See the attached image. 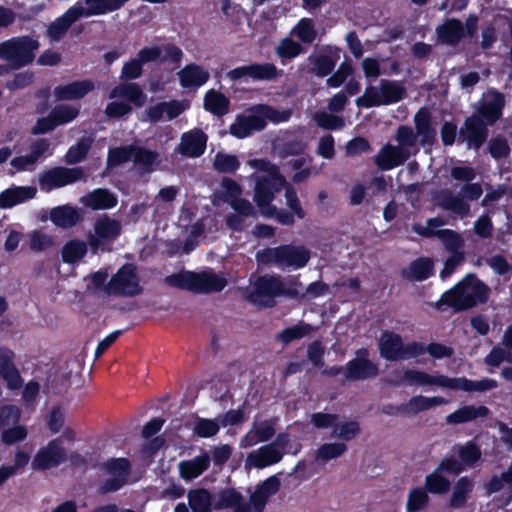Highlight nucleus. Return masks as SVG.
Masks as SVG:
<instances>
[{
    "instance_id": "obj_27",
    "label": "nucleus",
    "mask_w": 512,
    "mask_h": 512,
    "mask_svg": "<svg viewBox=\"0 0 512 512\" xmlns=\"http://www.w3.org/2000/svg\"><path fill=\"white\" fill-rule=\"evenodd\" d=\"M50 220L57 227L67 229L80 223L83 220V215L77 208L63 205L50 211Z\"/></svg>"
},
{
    "instance_id": "obj_29",
    "label": "nucleus",
    "mask_w": 512,
    "mask_h": 512,
    "mask_svg": "<svg viewBox=\"0 0 512 512\" xmlns=\"http://www.w3.org/2000/svg\"><path fill=\"white\" fill-rule=\"evenodd\" d=\"M35 195L36 188L31 186L8 188L0 193V208H12L15 205L34 198Z\"/></svg>"
},
{
    "instance_id": "obj_22",
    "label": "nucleus",
    "mask_w": 512,
    "mask_h": 512,
    "mask_svg": "<svg viewBox=\"0 0 512 512\" xmlns=\"http://www.w3.org/2000/svg\"><path fill=\"white\" fill-rule=\"evenodd\" d=\"M415 134L420 137L421 146H432L436 142V129L432 116L426 107L420 108L414 115Z\"/></svg>"
},
{
    "instance_id": "obj_23",
    "label": "nucleus",
    "mask_w": 512,
    "mask_h": 512,
    "mask_svg": "<svg viewBox=\"0 0 512 512\" xmlns=\"http://www.w3.org/2000/svg\"><path fill=\"white\" fill-rule=\"evenodd\" d=\"M91 80H79L65 85H58L53 89L56 101L79 100L94 90Z\"/></svg>"
},
{
    "instance_id": "obj_59",
    "label": "nucleus",
    "mask_w": 512,
    "mask_h": 512,
    "mask_svg": "<svg viewBox=\"0 0 512 512\" xmlns=\"http://www.w3.org/2000/svg\"><path fill=\"white\" fill-rule=\"evenodd\" d=\"M314 119L319 127L326 130H340L345 125L344 119L341 116L327 112L316 113Z\"/></svg>"
},
{
    "instance_id": "obj_7",
    "label": "nucleus",
    "mask_w": 512,
    "mask_h": 512,
    "mask_svg": "<svg viewBox=\"0 0 512 512\" xmlns=\"http://www.w3.org/2000/svg\"><path fill=\"white\" fill-rule=\"evenodd\" d=\"M285 183V178L280 173L259 176L256 179L253 200L263 216L268 218L273 216L275 206L272 202Z\"/></svg>"
},
{
    "instance_id": "obj_60",
    "label": "nucleus",
    "mask_w": 512,
    "mask_h": 512,
    "mask_svg": "<svg viewBox=\"0 0 512 512\" xmlns=\"http://www.w3.org/2000/svg\"><path fill=\"white\" fill-rule=\"evenodd\" d=\"M488 151L492 158L501 160L509 156L511 149L505 137L498 135L489 141Z\"/></svg>"
},
{
    "instance_id": "obj_33",
    "label": "nucleus",
    "mask_w": 512,
    "mask_h": 512,
    "mask_svg": "<svg viewBox=\"0 0 512 512\" xmlns=\"http://www.w3.org/2000/svg\"><path fill=\"white\" fill-rule=\"evenodd\" d=\"M474 488L472 479L468 476L460 477L454 484L448 505L452 509H460L469 500Z\"/></svg>"
},
{
    "instance_id": "obj_64",
    "label": "nucleus",
    "mask_w": 512,
    "mask_h": 512,
    "mask_svg": "<svg viewBox=\"0 0 512 512\" xmlns=\"http://www.w3.org/2000/svg\"><path fill=\"white\" fill-rule=\"evenodd\" d=\"M211 341L210 347L214 353L218 352L221 345L228 340L230 335V329L225 322L220 323L219 325H214L210 329Z\"/></svg>"
},
{
    "instance_id": "obj_11",
    "label": "nucleus",
    "mask_w": 512,
    "mask_h": 512,
    "mask_svg": "<svg viewBox=\"0 0 512 512\" xmlns=\"http://www.w3.org/2000/svg\"><path fill=\"white\" fill-rule=\"evenodd\" d=\"M85 177V171L80 166L73 168L56 166L43 171L38 182L42 191L49 192L78 182Z\"/></svg>"
},
{
    "instance_id": "obj_13",
    "label": "nucleus",
    "mask_w": 512,
    "mask_h": 512,
    "mask_svg": "<svg viewBox=\"0 0 512 512\" xmlns=\"http://www.w3.org/2000/svg\"><path fill=\"white\" fill-rule=\"evenodd\" d=\"M489 126L476 115L465 118L458 132V142L465 143L468 149L479 150L487 141Z\"/></svg>"
},
{
    "instance_id": "obj_55",
    "label": "nucleus",
    "mask_w": 512,
    "mask_h": 512,
    "mask_svg": "<svg viewBox=\"0 0 512 512\" xmlns=\"http://www.w3.org/2000/svg\"><path fill=\"white\" fill-rule=\"evenodd\" d=\"M347 451V445L343 442L324 443L317 450V459L329 461L336 459Z\"/></svg>"
},
{
    "instance_id": "obj_44",
    "label": "nucleus",
    "mask_w": 512,
    "mask_h": 512,
    "mask_svg": "<svg viewBox=\"0 0 512 512\" xmlns=\"http://www.w3.org/2000/svg\"><path fill=\"white\" fill-rule=\"evenodd\" d=\"M133 161L135 164L141 166L145 172L151 173L160 164L159 153L135 145Z\"/></svg>"
},
{
    "instance_id": "obj_40",
    "label": "nucleus",
    "mask_w": 512,
    "mask_h": 512,
    "mask_svg": "<svg viewBox=\"0 0 512 512\" xmlns=\"http://www.w3.org/2000/svg\"><path fill=\"white\" fill-rule=\"evenodd\" d=\"M204 108L211 114L222 117L229 112L230 100L221 92L210 89L204 96Z\"/></svg>"
},
{
    "instance_id": "obj_50",
    "label": "nucleus",
    "mask_w": 512,
    "mask_h": 512,
    "mask_svg": "<svg viewBox=\"0 0 512 512\" xmlns=\"http://www.w3.org/2000/svg\"><path fill=\"white\" fill-rule=\"evenodd\" d=\"M213 168L219 173H234L240 168V161L234 154L219 151L214 157Z\"/></svg>"
},
{
    "instance_id": "obj_43",
    "label": "nucleus",
    "mask_w": 512,
    "mask_h": 512,
    "mask_svg": "<svg viewBox=\"0 0 512 512\" xmlns=\"http://www.w3.org/2000/svg\"><path fill=\"white\" fill-rule=\"evenodd\" d=\"M87 244L80 239L67 241L61 249V258L64 263L75 264L87 254Z\"/></svg>"
},
{
    "instance_id": "obj_53",
    "label": "nucleus",
    "mask_w": 512,
    "mask_h": 512,
    "mask_svg": "<svg viewBox=\"0 0 512 512\" xmlns=\"http://www.w3.org/2000/svg\"><path fill=\"white\" fill-rule=\"evenodd\" d=\"M427 491L421 487L413 488L409 491L406 503L407 512H418L424 509L429 503Z\"/></svg>"
},
{
    "instance_id": "obj_12",
    "label": "nucleus",
    "mask_w": 512,
    "mask_h": 512,
    "mask_svg": "<svg viewBox=\"0 0 512 512\" xmlns=\"http://www.w3.org/2000/svg\"><path fill=\"white\" fill-rule=\"evenodd\" d=\"M505 103L504 94L496 89H491L478 101L472 115H476L489 127L493 126L502 118Z\"/></svg>"
},
{
    "instance_id": "obj_63",
    "label": "nucleus",
    "mask_w": 512,
    "mask_h": 512,
    "mask_svg": "<svg viewBox=\"0 0 512 512\" xmlns=\"http://www.w3.org/2000/svg\"><path fill=\"white\" fill-rule=\"evenodd\" d=\"M353 72V67L350 61H343L338 69L326 80L328 87L338 88Z\"/></svg>"
},
{
    "instance_id": "obj_19",
    "label": "nucleus",
    "mask_w": 512,
    "mask_h": 512,
    "mask_svg": "<svg viewBox=\"0 0 512 512\" xmlns=\"http://www.w3.org/2000/svg\"><path fill=\"white\" fill-rule=\"evenodd\" d=\"M14 361V351L7 347H0V377L10 390L20 389L23 385V378Z\"/></svg>"
},
{
    "instance_id": "obj_26",
    "label": "nucleus",
    "mask_w": 512,
    "mask_h": 512,
    "mask_svg": "<svg viewBox=\"0 0 512 512\" xmlns=\"http://www.w3.org/2000/svg\"><path fill=\"white\" fill-rule=\"evenodd\" d=\"M434 261L429 257H419L413 260L408 268L401 271V276L409 281H425L433 275Z\"/></svg>"
},
{
    "instance_id": "obj_54",
    "label": "nucleus",
    "mask_w": 512,
    "mask_h": 512,
    "mask_svg": "<svg viewBox=\"0 0 512 512\" xmlns=\"http://www.w3.org/2000/svg\"><path fill=\"white\" fill-rule=\"evenodd\" d=\"M50 113L57 126H60L72 122L77 118L80 111L78 108L67 104H58L50 111Z\"/></svg>"
},
{
    "instance_id": "obj_15",
    "label": "nucleus",
    "mask_w": 512,
    "mask_h": 512,
    "mask_svg": "<svg viewBox=\"0 0 512 512\" xmlns=\"http://www.w3.org/2000/svg\"><path fill=\"white\" fill-rule=\"evenodd\" d=\"M366 349H359L357 357L349 360L344 369V377L349 381H358L374 378L378 375L377 364L367 357Z\"/></svg>"
},
{
    "instance_id": "obj_37",
    "label": "nucleus",
    "mask_w": 512,
    "mask_h": 512,
    "mask_svg": "<svg viewBox=\"0 0 512 512\" xmlns=\"http://www.w3.org/2000/svg\"><path fill=\"white\" fill-rule=\"evenodd\" d=\"M210 457L204 453L196 456L192 460H185L179 463V473L184 480H193L199 477L209 468Z\"/></svg>"
},
{
    "instance_id": "obj_62",
    "label": "nucleus",
    "mask_w": 512,
    "mask_h": 512,
    "mask_svg": "<svg viewBox=\"0 0 512 512\" xmlns=\"http://www.w3.org/2000/svg\"><path fill=\"white\" fill-rule=\"evenodd\" d=\"M21 418V410L14 404H5L0 407V429L6 426L18 424Z\"/></svg>"
},
{
    "instance_id": "obj_24",
    "label": "nucleus",
    "mask_w": 512,
    "mask_h": 512,
    "mask_svg": "<svg viewBox=\"0 0 512 512\" xmlns=\"http://www.w3.org/2000/svg\"><path fill=\"white\" fill-rule=\"evenodd\" d=\"M129 0H84L86 7L73 6L79 18L104 15L120 9Z\"/></svg>"
},
{
    "instance_id": "obj_48",
    "label": "nucleus",
    "mask_w": 512,
    "mask_h": 512,
    "mask_svg": "<svg viewBox=\"0 0 512 512\" xmlns=\"http://www.w3.org/2000/svg\"><path fill=\"white\" fill-rule=\"evenodd\" d=\"M243 496L240 492H238L234 488H225L222 489L218 495L217 500L213 504V509L215 510H223L228 508H235L237 505H239L242 500Z\"/></svg>"
},
{
    "instance_id": "obj_34",
    "label": "nucleus",
    "mask_w": 512,
    "mask_h": 512,
    "mask_svg": "<svg viewBox=\"0 0 512 512\" xmlns=\"http://www.w3.org/2000/svg\"><path fill=\"white\" fill-rule=\"evenodd\" d=\"M489 413L490 410L485 405H465L447 415L446 422L448 424H463L480 417H486Z\"/></svg>"
},
{
    "instance_id": "obj_25",
    "label": "nucleus",
    "mask_w": 512,
    "mask_h": 512,
    "mask_svg": "<svg viewBox=\"0 0 512 512\" xmlns=\"http://www.w3.org/2000/svg\"><path fill=\"white\" fill-rule=\"evenodd\" d=\"M436 34L439 43L454 46L465 37L464 25L459 19L450 18L437 26Z\"/></svg>"
},
{
    "instance_id": "obj_5",
    "label": "nucleus",
    "mask_w": 512,
    "mask_h": 512,
    "mask_svg": "<svg viewBox=\"0 0 512 512\" xmlns=\"http://www.w3.org/2000/svg\"><path fill=\"white\" fill-rule=\"evenodd\" d=\"M282 277L280 275H260L252 284L246 299L258 307L272 308L276 298L281 297Z\"/></svg>"
},
{
    "instance_id": "obj_56",
    "label": "nucleus",
    "mask_w": 512,
    "mask_h": 512,
    "mask_svg": "<svg viewBox=\"0 0 512 512\" xmlns=\"http://www.w3.org/2000/svg\"><path fill=\"white\" fill-rule=\"evenodd\" d=\"M293 32L297 38L305 44H311L317 36L313 22L309 18H302L299 20L293 29Z\"/></svg>"
},
{
    "instance_id": "obj_61",
    "label": "nucleus",
    "mask_w": 512,
    "mask_h": 512,
    "mask_svg": "<svg viewBox=\"0 0 512 512\" xmlns=\"http://www.w3.org/2000/svg\"><path fill=\"white\" fill-rule=\"evenodd\" d=\"M458 455L462 463L472 466L481 459L482 453L475 442L468 441L465 445L460 446Z\"/></svg>"
},
{
    "instance_id": "obj_8",
    "label": "nucleus",
    "mask_w": 512,
    "mask_h": 512,
    "mask_svg": "<svg viewBox=\"0 0 512 512\" xmlns=\"http://www.w3.org/2000/svg\"><path fill=\"white\" fill-rule=\"evenodd\" d=\"M108 295L134 297L143 292L139 283L136 266L125 263L108 281Z\"/></svg>"
},
{
    "instance_id": "obj_51",
    "label": "nucleus",
    "mask_w": 512,
    "mask_h": 512,
    "mask_svg": "<svg viewBox=\"0 0 512 512\" xmlns=\"http://www.w3.org/2000/svg\"><path fill=\"white\" fill-rule=\"evenodd\" d=\"M135 145H125L111 148L108 152L107 164L109 167H116L133 159Z\"/></svg>"
},
{
    "instance_id": "obj_3",
    "label": "nucleus",
    "mask_w": 512,
    "mask_h": 512,
    "mask_svg": "<svg viewBox=\"0 0 512 512\" xmlns=\"http://www.w3.org/2000/svg\"><path fill=\"white\" fill-rule=\"evenodd\" d=\"M39 47L38 39L33 36H15L0 43V59L13 69H20L33 63Z\"/></svg>"
},
{
    "instance_id": "obj_49",
    "label": "nucleus",
    "mask_w": 512,
    "mask_h": 512,
    "mask_svg": "<svg viewBox=\"0 0 512 512\" xmlns=\"http://www.w3.org/2000/svg\"><path fill=\"white\" fill-rule=\"evenodd\" d=\"M450 486V480L436 470L428 474L425 478V490L431 494H446Z\"/></svg>"
},
{
    "instance_id": "obj_9",
    "label": "nucleus",
    "mask_w": 512,
    "mask_h": 512,
    "mask_svg": "<svg viewBox=\"0 0 512 512\" xmlns=\"http://www.w3.org/2000/svg\"><path fill=\"white\" fill-rule=\"evenodd\" d=\"M461 193L463 197L460 195H453L450 191H443L440 195V207L460 216L461 218L468 216L470 212V205L464 199L470 201L478 200L483 194V189L480 183L469 182L462 186Z\"/></svg>"
},
{
    "instance_id": "obj_31",
    "label": "nucleus",
    "mask_w": 512,
    "mask_h": 512,
    "mask_svg": "<svg viewBox=\"0 0 512 512\" xmlns=\"http://www.w3.org/2000/svg\"><path fill=\"white\" fill-rule=\"evenodd\" d=\"M179 82L183 88L200 87L209 80V73L197 64H188L180 72Z\"/></svg>"
},
{
    "instance_id": "obj_10",
    "label": "nucleus",
    "mask_w": 512,
    "mask_h": 512,
    "mask_svg": "<svg viewBox=\"0 0 512 512\" xmlns=\"http://www.w3.org/2000/svg\"><path fill=\"white\" fill-rule=\"evenodd\" d=\"M380 355L387 361H399L419 356L420 342L404 344L401 337L394 333H385L379 344Z\"/></svg>"
},
{
    "instance_id": "obj_20",
    "label": "nucleus",
    "mask_w": 512,
    "mask_h": 512,
    "mask_svg": "<svg viewBox=\"0 0 512 512\" xmlns=\"http://www.w3.org/2000/svg\"><path fill=\"white\" fill-rule=\"evenodd\" d=\"M208 137L202 129L194 128L181 136L178 152L189 158L202 156L207 147Z\"/></svg>"
},
{
    "instance_id": "obj_30",
    "label": "nucleus",
    "mask_w": 512,
    "mask_h": 512,
    "mask_svg": "<svg viewBox=\"0 0 512 512\" xmlns=\"http://www.w3.org/2000/svg\"><path fill=\"white\" fill-rule=\"evenodd\" d=\"M403 377L409 384L436 385L450 389L451 378L446 375H430L424 371L408 369L404 372Z\"/></svg>"
},
{
    "instance_id": "obj_17",
    "label": "nucleus",
    "mask_w": 512,
    "mask_h": 512,
    "mask_svg": "<svg viewBox=\"0 0 512 512\" xmlns=\"http://www.w3.org/2000/svg\"><path fill=\"white\" fill-rule=\"evenodd\" d=\"M227 76L233 81L243 77H250L258 81L273 80L278 76V70L273 63H253L236 67L230 70Z\"/></svg>"
},
{
    "instance_id": "obj_47",
    "label": "nucleus",
    "mask_w": 512,
    "mask_h": 512,
    "mask_svg": "<svg viewBox=\"0 0 512 512\" xmlns=\"http://www.w3.org/2000/svg\"><path fill=\"white\" fill-rule=\"evenodd\" d=\"M93 140L90 137L80 138L75 145L69 147L65 154V162L68 165H75L82 162L92 145Z\"/></svg>"
},
{
    "instance_id": "obj_35",
    "label": "nucleus",
    "mask_w": 512,
    "mask_h": 512,
    "mask_svg": "<svg viewBox=\"0 0 512 512\" xmlns=\"http://www.w3.org/2000/svg\"><path fill=\"white\" fill-rule=\"evenodd\" d=\"M497 387L498 382L490 378H483L481 380H470L466 377L451 378L450 384V389L465 392H485Z\"/></svg>"
},
{
    "instance_id": "obj_58",
    "label": "nucleus",
    "mask_w": 512,
    "mask_h": 512,
    "mask_svg": "<svg viewBox=\"0 0 512 512\" xmlns=\"http://www.w3.org/2000/svg\"><path fill=\"white\" fill-rule=\"evenodd\" d=\"M361 432L359 422L355 420L346 421L334 426L333 434L339 439L350 441L354 439Z\"/></svg>"
},
{
    "instance_id": "obj_21",
    "label": "nucleus",
    "mask_w": 512,
    "mask_h": 512,
    "mask_svg": "<svg viewBox=\"0 0 512 512\" xmlns=\"http://www.w3.org/2000/svg\"><path fill=\"white\" fill-rule=\"evenodd\" d=\"M410 157L406 148L385 144L374 158L376 166L382 171H389L404 164Z\"/></svg>"
},
{
    "instance_id": "obj_46",
    "label": "nucleus",
    "mask_w": 512,
    "mask_h": 512,
    "mask_svg": "<svg viewBox=\"0 0 512 512\" xmlns=\"http://www.w3.org/2000/svg\"><path fill=\"white\" fill-rule=\"evenodd\" d=\"M339 58L338 50L331 51L330 54L318 55L313 61L312 70L316 76L324 78L332 73Z\"/></svg>"
},
{
    "instance_id": "obj_38",
    "label": "nucleus",
    "mask_w": 512,
    "mask_h": 512,
    "mask_svg": "<svg viewBox=\"0 0 512 512\" xmlns=\"http://www.w3.org/2000/svg\"><path fill=\"white\" fill-rule=\"evenodd\" d=\"M121 97L136 107H142L146 95L137 83H123L115 86L110 92V98Z\"/></svg>"
},
{
    "instance_id": "obj_42",
    "label": "nucleus",
    "mask_w": 512,
    "mask_h": 512,
    "mask_svg": "<svg viewBox=\"0 0 512 512\" xmlns=\"http://www.w3.org/2000/svg\"><path fill=\"white\" fill-rule=\"evenodd\" d=\"M447 403V400L440 396L434 397H426L423 395L413 396L409 399L407 403H405V407L407 408L408 414H418L422 411L429 410L433 407H437L440 405H444Z\"/></svg>"
},
{
    "instance_id": "obj_28",
    "label": "nucleus",
    "mask_w": 512,
    "mask_h": 512,
    "mask_svg": "<svg viewBox=\"0 0 512 512\" xmlns=\"http://www.w3.org/2000/svg\"><path fill=\"white\" fill-rule=\"evenodd\" d=\"M283 458V452L273 447V444H266L258 449L257 453H251L248 456V461L255 468H265L279 463Z\"/></svg>"
},
{
    "instance_id": "obj_41",
    "label": "nucleus",
    "mask_w": 512,
    "mask_h": 512,
    "mask_svg": "<svg viewBox=\"0 0 512 512\" xmlns=\"http://www.w3.org/2000/svg\"><path fill=\"white\" fill-rule=\"evenodd\" d=\"M94 231L97 236L103 238L106 242H112L120 236L121 224L115 219L104 216L96 220Z\"/></svg>"
},
{
    "instance_id": "obj_45",
    "label": "nucleus",
    "mask_w": 512,
    "mask_h": 512,
    "mask_svg": "<svg viewBox=\"0 0 512 512\" xmlns=\"http://www.w3.org/2000/svg\"><path fill=\"white\" fill-rule=\"evenodd\" d=\"M188 500L192 512H212V496L208 490L204 488L190 490Z\"/></svg>"
},
{
    "instance_id": "obj_32",
    "label": "nucleus",
    "mask_w": 512,
    "mask_h": 512,
    "mask_svg": "<svg viewBox=\"0 0 512 512\" xmlns=\"http://www.w3.org/2000/svg\"><path fill=\"white\" fill-rule=\"evenodd\" d=\"M80 18L75 9L70 7L63 15L56 18L50 23L47 29V34L52 41H60L73 23Z\"/></svg>"
},
{
    "instance_id": "obj_1",
    "label": "nucleus",
    "mask_w": 512,
    "mask_h": 512,
    "mask_svg": "<svg viewBox=\"0 0 512 512\" xmlns=\"http://www.w3.org/2000/svg\"><path fill=\"white\" fill-rule=\"evenodd\" d=\"M489 295V286L475 273H468L441 295L436 306L440 310H443V306H447L455 312L466 311L477 305L486 304Z\"/></svg>"
},
{
    "instance_id": "obj_52",
    "label": "nucleus",
    "mask_w": 512,
    "mask_h": 512,
    "mask_svg": "<svg viewBox=\"0 0 512 512\" xmlns=\"http://www.w3.org/2000/svg\"><path fill=\"white\" fill-rule=\"evenodd\" d=\"M220 430V424L216 419L197 417L194 422L193 433L200 438L215 436Z\"/></svg>"
},
{
    "instance_id": "obj_14",
    "label": "nucleus",
    "mask_w": 512,
    "mask_h": 512,
    "mask_svg": "<svg viewBox=\"0 0 512 512\" xmlns=\"http://www.w3.org/2000/svg\"><path fill=\"white\" fill-rule=\"evenodd\" d=\"M66 459V451L60 438L50 440L35 454L31 466L34 470L45 471L58 467Z\"/></svg>"
},
{
    "instance_id": "obj_36",
    "label": "nucleus",
    "mask_w": 512,
    "mask_h": 512,
    "mask_svg": "<svg viewBox=\"0 0 512 512\" xmlns=\"http://www.w3.org/2000/svg\"><path fill=\"white\" fill-rule=\"evenodd\" d=\"M118 203L117 196L108 189L97 188L85 198V205L92 210H106L114 208Z\"/></svg>"
},
{
    "instance_id": "obj_39",
    "label": "nucleus",
    "mask_w": 512,
    "mask_h": 512,
    "mask_svg": "<svg viewBox=\"0 0 512 512\" xmlns=\"http://www.w3.org/2000/svg\"><path fill=\"white\" fill-rule=\"evenodd\" d=\"M379 89L381 91L382 106L398 103L407 94L406 88L395 80L381 79Z\"/></svg>"
},
{
    "instance_id": "obj_18",
    "label": "nucleus",
    "mask_w": 512,
    "mask_h": 512,
    "mask_svg": "<svg viewBox=\"0 0 512 512\" xmlns=\"http://www.w3.org/2000/svg\"><path fill=\"white\" fill-rule=\"evenodd\" d=\"M413 230L420 236L425 238L437 237L439 238L445 249L449 253H464L462 248L464 247V239L462 236L451 229H441V230H432L429 228H424V226L420 224H414Z\"/></svg>"
},
{
    "instance_id": "obj_2",
    "label": "nucleus",
    "mask_w": 512,
    "mask_h": 512,
    "mask_svg": "<svg viewBox=\"0 0 512 512\" xmlns=\"http://www.w3.org/2000/svg\"><path fill=\"white\" fill-rule=\"evenodd\" d=\"M165 282L175 288L191 291L196 294L221 292L227 286V280L214 271H182L165 278Z\"/></svg>"
},
{
    "instance_id": "obj_16",
    "label": "nucleus",
    "mask_w": 512,
    "mask_h": 512,
    "mask_svg": "<svg viewBox=\"0 0 512 512\" xmlns=\"http://www.w3.org/2000/svg\"><path fill=\"white\" fill-rule=\"evenodd\" d=\"M311 258L310 251L303 245H279L277 267L298 270L304 268Z\"/></svg>"
},
{
    "instance_id": "obj_57",
    "label": "nucleus",
    "mask_w": 512,
    "mask_h": 512,
    "mask_svg": "<svg viewBox=\"0 0 512 512\" xmlns=\"http://www.w3.org/2000/svg\"><path fill=\"white\" fill-rule=\"evenodd\" d=\"M356 105L363 108L382 106L381 91L379 87L369 85L362 96L356 99Z\"/></svg>"
},
{
    "instance_id": "obj_6",
    "label": "nucleus",
    "mask_w": 512,
    "mask_h": 512,
    "mask_svg": "<svg viewBox=\"0 0 512 512\" xmlns=\"http://www.w3.org/2000/svg\"><path fill=\"white\" fill-rule=\"evenodd\" d=\"M275 113L276 111L269 105H257L248 115L238 114L235 122L229 127V133L238 139H244L253 132L262 131L267 125L266 120L272 119Z\"/></svg>"
},
{
    "instance_id": "obj_4",
    "label": "nucleus",
    "mask_w": 512,
    "mask_h": 512,
    "mask_svg": "<svg viewBox=\"0 0 512 512\" xmlns=\"http://www.w3.org/2000/svg\"><path fill=\"white\" fill-rule=\"evenodd\" d=\"M104 475L109 476L99 483L97 492L100 495H106L122 489L129 480L132 466L128 458L118 457L110 458L102 463L95 465Z\"/></svg>"
}]
</instances>
